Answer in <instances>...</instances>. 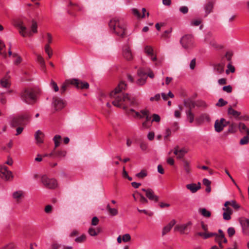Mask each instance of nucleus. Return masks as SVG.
I'll return each mask as SVG.
<instances>
[{
	"label": "nucleus",
	"mask_w": 249,
	"mask_h": 249,
	"mask_svg": "<svg viewBox=\"0 0 249 249\" xmlns=\"http://www.w3.org/2000/svg\"><path fill=\"white\" fill-rule=\"evenodd\" d=\"M183 164V168L187 174H189L191 171V166L190 163L185 160H182Z\"/></svg>",
	"instance_id": "c756f323"
},
{
	"label": "nucleus",
	"mask_w": 249,
	"mask_h": 249,
	"mask_svg": "<svg viewBox=\"0 0 249 249\" xmlns=\"http://www.w3.org/2000/svg\"><path fill=\"white\" fill-rule=\"evenodd\" d=\"M101 232V228L99 227L96 228L90 227L88 230V233L91 236H95Z\"/></svg>",
	"instance_id": "5701e85b"
},
{
	"label": "nucleus",
	"mask_w": 249,
	"mask_h": 249,
	"mask_svg": "<svg viewBox=\"0 0 249 249\" xmlns=\"http://www.w3.org/2000/svg\"><path fill=\"white\" fill-rule=\"evenodd\" d=\"M213 2L212 1L208 2L204 6V10L206 15L210 14L213 8Z\"/></svg>",
	"instance_id": "393cba45"
},
{
	"label": "nucleus",
	"mask_w": 249,
	"mask_h": 249,
	"mask_svg": "<svg viewBox=\"0 0 249 249\" xmlns=\"http://www.w3.org/2000/svg\"><path fill=\"white\" fill-rule=\"evenodd\" d=\"M187 150L185 148L178 150L177 147H175L174 154L177 156L178 159H181L187 153Z\"/></svg>",
	"instance_id": "412c9836"
},
{
	"label": "nucleus",
	"mask_w": 249,
	"mask_h": 249,
	"mask_svg": "<svg viewBox=\"0 0 249 249\" xmlns=\"http://www.w3.org/2000/svg\"><path fill=\"white\" fill-rule=\"evenodd\" d=\"M171 134V130L169 128H166L164 133V139H166Z\"/></svg>",
	"instance_id": "864d4df0"
},
{
	"label": "nucleus",
	"mask_w": 249,
	"mask_h": 249,
	"mask_svg": "<svg viewBox=\"0 0 249 249\" xmlns=\"http://www.w3.org/2000/svg\"><path fill=\"white\" fill-rule=\"evenodd\" d=\"M187 119L189 121L190 123H192L193 122L194 120V115L191 112V110H189L187 113Z\"/></svg>",
	"instance_id": "ea45409f"
},
{
	"label": "nucleus",
	"mask_w": 249,
	"mask_h": 249,
	"mask_svg": "<svg viewBox=\"0 0 249 249\" xmlns=\"http://www.w3.org/2000/svg\"><path fill=\"white\" fill-rule=\"evenodd\" d=\"M147 176V171L145 170H142L140 173L136 174V177L140 179H142Z\"/></svg>",
	"instance_id": "f704fd0d"
},
{
	"label": "nucleus",
	"mask_w": 249,
	"mask_h": 249,
	"mask_svg": "<svg viewBox=\"0 0 249 249\" xmlns=\"http://www.w3.org/2000/svg\"><path fill=\"white\" fill-rule=\"evenodd\" d=\"M70 85L75 86L77 89H87L89 88V84L87 82H83L77 79H71L66 80L60 88L61 93H64Z\"/></svg>",
	"instance_id": "423d86ee"
},
{
	"label": "nucleus",
	"mask_w": 249,
	"mask_h": 249,
	"mask_svg": "<svg viewBox=\"0 0 249 249\" xmlns=\"http://www.w3.org/2000/svg\"><path fill=\"white\" fill-rule=\"evenodd\" d=\"M17 29L19 33L24 37L30 36L33 34L37 32V23L33 20L30 27V30L28 29L23 21L17 20Z\"/></svg>",
	"instance_id": "20e7f679"
},
{
	"label": "nucleus",
	"mask_w": 249,
	"mask_h": 249,
	"mask_svg": "<svg viewBox=\"0 0 249 249\" xmlns=\"http://www.w3.org/2000/svg\"><path fill=\"white\" fill-rule=\"evenodd\" d=\"M176 221L175 219H172L171 221L169 222V223L165 226L162 230V235H164L168 233L173 227L176 224Z\"/></svg>",
	"instance_id": "a211bd4d"
},
{
	"label": "nucleus",
	"mask_w": 249,
	"mask_h": 249,
	"mask_svg": "<svg viewBox=\"0 0 249 249\" xmlns=\"http://www.w3.org/2000/svg\"><path fill=\"white\" fill-rule=\"evenodd\" d=\"M215 233H213V232L207 233L206 232H204L203 238L204 239H207L211 237L214 236L215 235Z\"/></svg>",
	"instance_id": "4d7b16f0"
},
{
	"label": "nucleus",
	"mask_w": 249,
	"mask_h": 249,
	"mask_svg": "<svg viewBox=\"0 0 249 249\" xmlns=\"http://www.w3.org/2000/svg\"><path fill=\"white\" fill-rule=\"evenodd\" d=\"M98 223H99L98 218L96 216L93 217L92 219L91 225L92 226H96L97 225H98Z\"/></svg>",
	"instance_id": "338daca9"
},
{
	"label": "nucleus",
	"mask_w": 249,
	"mask_h": 249,
	"mask_svg": "<svg viewBox=\"0 0 249 249\" xmlns=\"http://www.w3.org/2000/svg\"><path fill=\"white\" fill-rule=\"evenodd\" d=\"M0 249H15V245L14 243H11L3 246Z\"/></svg>",
	"instance_id": "de8ad7c7"
},
{
	"label": "nucleus",
	"mask_w": 249,
	"mask_h": 249,
	"mask_svg": "<svg viewBox=\"0 0 249 249\" xmlns=\"http://www.w3.org/2000/svg\"><path fill=\"white\" fill-rule=\"evenodd\" d=\"M138 196H139V201L142 204H146L147 203L148 201L147 199L142 195L138 194Z\"/></svg>",
	"instance_id": "603ef678"
},
{
	"label": "nucleus",
	"mask_w": 249,
	"mask_h": 249,
	"mask_svg": "<svg viewBox=\"0 0 249 249\" xmlns=\"http://www.w3.org/2000/svg\"><path fill=\"white\" fill-rule=\"evenodd\" d=\"M227 103L228 102L227 101H225L222 98H220L219 99L216 105L218 107H222L227 104Z\"/></svg>",
	"instance_id": "09e8293b"
},
{
	"label": "nucleus",
	"mask_w": 249,
	"mask_h": 249,
	"mask_svg": "<svg viewBox=\"0 0 249 249\" xmlns=\"http://www.w3.org/2000/svg\"><path fill=\"white\" fill-rule=\"evenodd\" d=\"M220 234L219 235H218L217 233H215V241L216 242H217L219 245V247L222 249L223 248V246L222 245V240H223V239H222V238L221 237V233H219Z\"/></svg>",
	"instance_id": "c9c22d12"
},
{
	"label": "nucleus",
	"mask_w": 249,
	"mask_h": 249,
	"mask_svg": "<svg viewBox=\"0 0 249 249\" xmlns=\"http://www.w3.org/2000/svg\"><path fill=\"white\" fill-rule=\"evenodd\" d=\"M228 123V122H226L224 118H221L220 120H216L214 123L215 130L217 132H221L224 127L227 126Z\"/></svg>",
	"instance_id": "2eb2a0df"
},
{
	"label": "nucleus",
	"mask_w": 249,
	"mask_h": 249,
	"mask_svg": "<svg viewBox=\"0 0 249 249\" xmlns=\"http://www.w3.org/2000/svg\"><path fill=\"white\" fill-rule=\"evenodd\" d=\"M138 78L137 80L136 83L138 85L142 86L144 85L146 80L147 76L142 69H139L138 71Z\"/></svg>",
	"instance_id": "dca6fc26"
},
{
	"label": "nucleus",
	"mask_w": 249,
	"mask_h": 249,
	"mask_svg": "<svg viewBox=\"0 0 249 249\" xmlns=\"http://www.w3.org/2000/svg\"><path fill=\"white\" fill-rule=\"evenodd\" d=\"M171 126L173 131H176L178 129V124L177 122H174L171 124Z\"/></svg>",
	"instance_id": "5fc2aeb1"
},
{
	"label": "nucleus",
	"mask_w": 249,
	"mask_h": 249,
	"mask_svg": "<svg viewBox=\"0 0 249 249\" xmlns=\"http://www.w3.org/2000/svg\"><path fill=\"white\" fill-rule=\"evenodd\" d=\"M122 54L123 57L128 61L132 60L133 58L131 50L128 45H125L123 47Z\"/></svg>",
	"instance_id": "f8f14e48"
},
{
	"label": "nucleus",
	"mask_w": 249,
	"mask_h": 249,
	"mask_svg": "<svg viewBox=\"0 0 249 249\" xmlns=\"http://www.w3.org/2000/svg\"><path fill=\"white\" fill-rule=\"evenodd\" d=\"M10 72L7 71L5 75L0 80L1 87L5 89H9L11 85V76Z\"/></svg>",
	"instance_id": "9b49d317"
},
{
	"label": "nucleus",
	"mask_w": 249,
	"mask_h": 249,
	"mask_svg": "<svg viewBox=\"0 0 249 249\" xmlns=\"http://www.w3.org/2000/svg\"><path fill=\"white\" fill-rule=\"evenodd\" d=\"M138 105L129 106V108L126 110V114L135 118V119H142L144 117L146 118V121L148 122L150 119V117L149 116V112L147 109H142L140 111H138L139 103L137 101Z\"/></svg>",
	"instance_id": "39448f33"
},
{
	"label": "nucleus",
	"mask_w": 249,
	"mask_h": 249,
	"mask_svg": "<svg viewBox=\"0 0 249 249\" xmlns=\"http://www.w3.org/2000/svg\"><path fill=\"white\" fill-rule=\"evenodd\" d=\"M232 55H233L232 53L231 52L229 51L226 53L224 57L226 58V59L228 61H230V62H231Z\"/></svg>",
	"instance_id": "3c124183"
},
{
	"label": "nucleus",
	"mask_w": 249,
	"mask_h": 249,
	"mask_svg": "<svg viewBox=\"0 0 249 249\" xmlns=\"http://www.w3.org/2000/svg\"><path fill=\"white\" fill-rule=\"evenodd\" d=\"M131 239V236L128 233H126L123 235L122 240L124 242H128Z\"/></svg>",
	"instance_id": "8fccbe9b"
},
{
	"label": "nucleus",
	"mask_w": 249,
	"mask_h": 249,
	"mask_svg": "<svg viewBox=\"0 0 249 249\" xmlns=\"http://www.w3.org/2000/svg\"><path fill=\"white\" fill-rule=\"evenodd\" d=\"M223 90L228 93H230L232 91V88L230 85L224 86L223 87Z\"/></svg>",
	"instance_id": "e2e57ef3"
},
{
	"label": "nucleus",
	"mask_w": 249,
	"mask_h": 249,
	"mask_svg": "<svg viewBox=\"0 0 249 249\" xmlns=\"http://www.w3.org/2000/svg\"><path fill=\"white\" fill-rule=\"evenodd\" d=\"M52 105L56 110H58L62 109L65 107V103L61 98L54 97L53 98Z\"/></svg>",
	"instance_id": "ddd939ff"
},
{
	"label": "nucleus",
	"mask_w": 249,
	"mask_h": 249,
	"mask_svg": "<svg viewBox=\"0 0 249 249\" xmlns=\"http://www.w3.org/2000/svg\"><path fill=\"white\" fill-rule=\"evenodd\" d=\"M228 131L230 133H233L236 131V125L235 124H231L229 126Z\"/></svg>",
	"instance_id": "c03bdc74"
},
{
	"label": "nucleus",
	"mask_w": 249,
	"mask_h": 249,
	"mask_svg": "<svg viewBox=\"0 0 249 249\" xmlns=\"http://www.w3.org/2000/svg\"><path fill=\"white\" fill-rule=\"evenodd\" d=\"M240 224L244 233L249 235V218H246L241 220Z\"/></svg>",
	"instance_id": "f3484780"
},
{
	"label": "nucleus",
	"mask_w": 249,
	"mask_h": 249,
	"mask_svg": "<svg viewBox=\"0 0 249 249\" xmlns=\"http://www.w3.org/2000/svg\"><path fill=\"white\" fill-rule=\"evenodd\" d=\"M198 212L204 217H210L211 215V213L205 208H200Z\"/></svg>",
	"instance_id": "c85d7f7f"
},
{
	"label": "nucleus",
	"mask_w": 249,
	"mask_h": 249,
	"mask_svg": "<svg viewBox=\"0 0 249 249\" xmlns=\"http://www.w3.org/2000/svg\"><path fill=\"white\" fill-rule=\"evenodd\" d=\"M132 12L134 16L137 17L138 18H140V17H141L140 13L137 9L133 8L132 9Z\"/></svg>",
	"instance_id": "13d9d810"
},
{
	"label": "nucleus",
	"mask_w": 249,
	"mask_h": 249,
	"mask_svg": "<svg viewBox=\"0 0 249 249\" xmlns=\"http://www.w3.org/2000/svg\"><path fill=\"white\" fill-rule=\"evenodd\" d=\"M231 214L230 213H228V212H225L224 211V213H223V218L225 219V220H230L231 218Z\"/></svg>",
	"instance_id": "052dcab7"
},
{
	"label": "nucleus",
	"mask_w": 249,
	"mask_h": 249,
	"mask_svg": "<svg viewBox=\"0 0 249 249\" xmlns=\"http://www.w3.org/2000/svg\"><path fill=\"white\" fill-rule=\"evenodd\" d=\"M146 196L149 199L155 202L158 201L159 199L158 196L154 194V191L151 189H147Z\"/></svg>",
	"instance_id": "4be33fe9"
},
{
	"label": "nucleus",
	"mask_w": 249,
	"mask_h": 249,
	"mask_svg": "<svg viewBox=\"0 0 249 249\" xmlns=\"http://www.w3.org/2000/svg\"><path fill=\"white\" fill-rule=\"evenodd\" d=\"M235 71V68L231 64V62H229L227 66V69L226 71L227 74H229V72H234Z\"/></svg>",
	"instance_id": "58836bf2"
},
{
	"label": "nucleus",
	"mask_w": 249,
	"mask_h": 249,
	"mask_svg": "<svg viewBox=\"0 0 249 249\" xmlns=\"http://www.w3.org/2000/svg\"><path fill=\"white\" fill-rule=\"evenodd\" d=\"M40 90L37 88H27L22 89L19 93V97L24 103L34 106L37 103Z\"/></svg>",
	"instance_id": "f03ea898"
},
{
	"label": "nucleus",
	"mask_w": 249,
	"mask_h": 249,
	"mask_svg": "<svg viewBox=\"0 0 249 249\" xmlns=\"http://www.w3.org/2000/svg\"><path fill=\"white\" fill-rule=\"evenodd\" d=\"M107 208L110 214L112 216H114L117 214L118 211L116 209L111 208L109 207V205L107 206Z\"/></svg>",
	"instance_id": "37998d69"
},
{
	"label": "nucleus",
	"mask_w": 249,
	"mask_h": 249,
	"mask_svg": "<svg viewBox=\"0 0 249 249\" xmlns=\"http://www.w3.org/2000/svg\"><path fill=\"white\" fill-rule=\"evenodd\" d=\"M144 52L147 56L154 63L155 66H158L161 65L163 59L157 57L152 46L145 45L144 47Z\"/></svg>",
	"instance_id": "6e6552de"
},
{
	"label": "nucleus",
	"mask_w": 249,
	"mask_h": 249,
	"mask_svg": "<svg viewBox=\"0 0 249 249\" xmlns=\"http://www.w3.org/2000/svg\"><path fill=\"white\" fill-rule=\"evenodd\" d=\"M160 120V117L159 115L157 114H154L153 115V119L152 122H159Z\"/></svg>",
	"instance_id": "bf43d9fd"
},
{
	"label": "nucleus",
	"mask_w": 249,
	"mask_h": 249,
	"mask_svg": "<svg viewBox=\"0 0 249 249\" xmlns=\"http://www.w3.org/2000/svg\"><path fill=\"white\" fill-rule=\"evenodd\" d=\"M228 114L232 115L236 119H239L241 115V112L233 109L232 107H230L228 108Z\"/></svg>",
	"instance_id": "cd10ccee"
},
{
	"label": "nucleus",
	"mask_w": 249,
	"mask_h": 249,
	"mask_svg": "<svg viewBox=\"0 0 249 249\" xmlns=\"http://www.w3.org/2000/svg\"><path fill=\"white\" fill-rule=\"evenodd\" d=\"M86 238V235L83 234L75 238V241L77 243H82L85 241Z\"/></svg>",
	"instance_id": "49530a36"
},
{
	"label": "nucleus",
	"mask_w": 249,
	"mask_h": 249,
	"mask_svg": "<svg viewBox=\"0 0 249 249\" xmlns=\"http://www.w3.org/2000/svg\"><path fill=\"white\" fill-rule=\"evenodd\" d=\"M41 181L43 185L48 188L53 189L57 186V182L55 179L49 178L45 175L42 177Z\"/></svg>",
	"instance_id": "9d476101"
},
{
	"label": "nucleus",
	"mask_w": 249,
	"mask_h": 249,
	"mask_svg": "<svg viewBox=\"0 0 249 249\" xmlns=\"http://www.w3.org/2000/svg\"><path fill=\"white\" fill-rule=\"evenodd\" d=\"M249 142V137L248 136H244L242 138L240 141V144L244 145L248 143Z\"/></svg>",
	"instance_id": "a18cd8bd"
},
{
	"label": "nucleus",
	"mask_w": 249,
	"mask_h": 249,
	"mask_svg": "<svg viewBox=\"0 0 249 249\" xmlns=\"http://www.w3.org/2000/svg\"><path fill=\"white\" fill-rule=\"evenodd\" d=\"M0 177L5 180H9L11 178L12 173L8 171L5 166H0Z\"/></svg>",
	"instance_id": "4468645a"
},
{
	"label": "nucleus",
	"mask_w": 249,
	"mask_h": 249,
	"mask_svg": "<svg viewBox=\"0 0 249 249\" xmlns=\"http://www.w3.org/2000/svg\"><path fill=\"white\" fill-rule=\"evenodd\" d=\"M186 188L189 190L192 193L196 192L201 188V184L199 182L197 184L196 183H190L187 184Z\"/></svg>",
	"instance_id": "aec40b11"
},
{
	"label": "nucleus",
	"mask_w": 249,
	"mask_h": 249,
	"mask_svg": "<svg viewBox=\"0 0 249 249\" xmlns=\"http://www.w3.org/2000/svg\"><path fill=\"white\" fill-rule=\"evenodd\" d=\"M61 140V137L59 135H56L53 137V141L54 142L55 148H56L60 145Z\"/></svg>",
	"instance_id": "473e14b6"
},
{
	"label": "nucleus",
	"mask_w": 249,
	"mask_h": 249,
	"mask_svg": "<svg viewBox=\"0 0 249 249\" xmlns=\"http://www.w3.org/2000/svg\"><path fill=\"white\" fill-rule=\"evenodd\" d=\"M45 51L48 54L49 58H51L53 55V51L49 44H46L45 46Z\"/></svg>",
	"instance_id": "e433bc0d"
},
{
	"label": "nucleus",
	"mask_w": 249,
	"mask_h": 249,
	"mask_svg": "<svg viewBox=\"0 0 249 249\" xmlns=\"http://www.w3.org/2000/svg\"><path fill=\"white\" fill-rule=\"evenodd\" d=\"M108 25L110 31L115 35L124 37L126 30V25L123 19L115 17L110 19Z\"/></svg>",
	"instance_id": "7ed1b4c3"
},
{
	"label": "nucleus",
	"mask_w": 249,
	"mask_h": 249,
	"mask_svg": "<svg viewBox=\"0 0 249 249\" xmlns=\"http://www.w3.org/2000/svg\"><path fill=\"white\" fill-rule=\"evenodd\" d=\"M231 205L233 208L235 209H238L239 208V206L235 201L232 200L231 201H226L224 204V206Z\"/></svg>",
	"instance_id": "72a5a7b5"
},
{
	"label": "nucleus",
	"mask_w": 249,
	"mask_h": 249,
	"mask_svg": "<svg viewBox=\"0 0 249 249\" xmlns=\"http://www.w3.org/2000/svg\"><path fill=\"white\" fill-rule=\"evenodd\" d=\"M155 134L153 132H150L147 135V138L149 140L152 141L154 139Z\"/></svg>",
	"instance_id": "774afa93"
},
{
	"label": "nucleus",
	"mask_w": 249,
	"mask_h": 249,
	"mask_svg": "<svg viewBox=\"0 0 249 249\" xmlns=\"http://www.w3.org/2000/svg\"><path fill=\"white\" fill-rule=\"evenodd\" d=\"M179 11L183 14H186L188 12V8L187 6H181L179 9Z\"/></svg>",
	"instance_id": "680f3d73"
},
{
	"label": "nucleus",
	"mask_w": 249,
	"mask_h": 249,
	"mask_svg": "<svg viewBox=\"0 0 249 249\" xmlns=\"http://www.w3.org/2000/svg\"><path fill=\"white\" fill-rule=\"evenodd\" d=\"M36 61L40 64L41 69L44 72H46V65L44 58L39 54L36 55Z\"/></svg>",
	"instance_id": "b1692460"
},
{
	"label": "nucleus",
	"mask_w": 249,
	"mask_h": 249,
	"mask_svg": "<svg viewBox=\"0 0 249 249\" xmlns=\"http://www.w3.org/2000/svg\"><path fill=\"white\" fill-rule=\"evenodd\" d=\"M29 116L26 114H18L17 116V125L19 124L22 126L17 127V135L21 134L23 130V126L27 124L29 122Z\"/></svg>",
	"instance_id": "1a4fd4ad"
},
{
	"label": "nucleus",
	"mask_w": 249,
	"mask_h": 249,
	"mask_svg": "<svg viewBox=\"0 0 249 249\" xmlns=\"http://www.w3.org/2000/svg\"><path fill=\"white\" fill-rule=\"evenodd\" d=\"M201 23V20L199 19H195L191 22V25L192 26H198Z\"/></svg>",
	"instance_id": "0e129e2a"
},
{
	"label": "nucleus",
	"mask_w": 249,
	"mask_h": 249,
	"mask_svg": "<svg viewBox=\"0 0 249 249\" xmlns=\"http://www.w3.org/2000/svg\"><path fill=\"white\" fill-rule=\"evenodd\" d=\"M126 88V85L124 81H121L118 86L112 91L109 95L105 93H102L100 95V100L102 103L105 101H108V99L112 100V104L113 106L122 107L125 110L126 112L127 109L129 108V106H137V100L134 97L131 96L128 94L123 93V90ZM108 107H111V105L108 102L106 104Z\"/></svg>",
	"instance_id": "f257e3e1"
},
{
	"label": "nucleus",
	"mask_w": 249,
	"mask_h": 249,
	"mask_svg": "<svg viewBox=\"0 0 249 249\" xmlns=\"http://www.w3.org/2000/svg\"><path fill=\"white\" fill-rule=\"evenodd\" d=\"M50 86L52 89L54 90L55 92H57L59 90V88L53 80H52L50 82Z\"/></svg>",
	"instance_id": "a19ab883"
},
{
	"label": "nucleus",
	"mask_w": 249,
	"mask_h": 249,
	"mask_svg": "<svg viewBox=\"0 0 249 249\" xmlns=\"http://www.w3.org/2000/svg\"><path fill=\"white\" fill-rule=\"evenodd\" d=\"M25 196V192L22 190L17 191V203L22 202Z\"/></svg>",
	"instance_id": "bb28decb"
},
{
	"label": "nucleus",
	"mask_w": 249,
	"mask_h": 249,
	"mask_svg": "<svg viewBox=\"0 0 249 249\" xmlns=\"http://www.w3.org/2000/svg\"><path fill=\"white\" fill-rule=\"evenodd\" d=\"M160 98V94H156L154 97H152L150 98V101H159Z\"/></svg>",
	"instance_id": "69168bd1"
},
{
	"label": "nucleus",
	"mask_w": 249,
	"mask_h": 249,
	"mask_svg": "<svg viewBox=\"0 0 249 249\" xmlns=\"http://www.w3.org/2000/svg\"><path fill=\"white\" fill-rule=\"evenodd\" d=\"M180 42L182 47L187 51L192 50L196 46L195 38L192 35H184L181 38Z\"/></svg>",
	"instance_id": "0eeeda50"
},
{
	"label": "nucleus",
	"mask_w": 249,
	"mask_h": 249,
	"mask_svg": "<svg viewBox=\"0 0 249 249\" xmlns=\"http://www.w3.org/2000/svg\"><path fill=\"white\" fill-rule=\"evenodd\" d=\"M238 127L241 132L245 131L246 132V133L247 132L248 129H249L245 124L241 122L239 124Z\"/></svg>",
	"instance_id": "79ce46f5"
},
{
	"label": "nucleus",
	"mask_w": 249,
	"mask_h": 249,
	"mask_svg": "<svg viewBox=\"0 0 249 249\" xmlns=\"http://www.w3.org/2000/svg\"><path fill=\"white\" fill-rule=\"evenodd\" d=\"M206 41L214 48L219 49L222 47V46L218 44L214 39H212L210 40H208L206 39Z\"/></svg>",
	"instance_id": "2f4dec72"
},
{
	"label": "nucleus",
	"mask_w": 249,
	"mask_h": 249,
	"mask_svg": "<svg viewBox=\"0 0 249 249\" xmlns=\"http://www.w3.org/2000/svg\"><path fill=\"white\" fill-rule=\"evenodd\" d=\"M224 67L225 64L223 62H221L215 66V69L218 73H221L224 71Z\"/></svg>",
	"instance_id": "7c9ffc66"
},
{
	"label": "nucleus",
	"mask_w": 249,
	"mask_h": 249,
	"mask_svg": "<svg viewBox=\"0 0 249 249\" xmlns=\"http://www.w3.org/2000/svg\"><path fill=\"white\" fill-rule=\"evenodd\" d=\"M56 155L58 158H64L66 156L67 151L65 150H61L57 151Z\"/></svg>",
	"instance_id": "4c0bfd02"
},
{
	"label": "nucleus",
	"mask_w": 249,
	"mask_h": 249,
	"mask_svg": "<svg viewBox=\"0 0 249 249\" xmlns=\"http://www.w3.org/2000/svg\"><path fill=\"white\" fill-rule=\"evenodd\" d=\"M35 137L37 143H41L43 142V134L40 130H38L36 132Z\"/></svg>",
	"instance_id": "a878e982"
},
{
	"label": "nucleus",
	"mask_w": 249,
	"mask_h": 249,
	"mask_svg": "<svg viewBox=\"0 0 249 249\" xmlns=\"http://www.w3.org/2000/svg\"><path fill=\"white\" fill-rule=\"evenodd\" d=\"M227 232L230 237L233 236L235 232L234 229L232 227L229 228Z\"/></svg>",
	"instance_id": "6e6d98bb"
},
{
	"label": "nucleus",
	"mask_w": 249,
	"mask_h": 249,
	"mask_svg": "<svg viewBox=\"0 0 249 249\" xmlns=\"http://www.w3.org/2000/svg\"><path fill=\"white\" fill-rule=\"evenodd\" d=\"M192 224V223L191 221H189L185 224L177 225L174 228V230L178 231L181 233H184V231L187 229L188 227L191 226Z\"/></svg>",
	"instance_id": "6ab92c4d"
}]
</instances>
